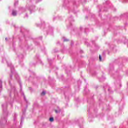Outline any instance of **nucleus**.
Returning <instances> with one entry per match:
<instances>
[{
	"label": "nucleus",
	"instance_id": "nucleus-2",
	"mask_svg": "<svg viewBox=\"0 0 128 128\" xmlns=\"http://www.w3.org/2000/svg\"><path fill=\"white\" fill-rule=\"evenodd\" d=\"M50 120L51 122H52L54 120V118H50Z\"/></svg>",
	"mask_w": 128,
	"mask_h": 128
},
{
	"label": "nucleus",
	"instance_id": "nucleus-9",
	"mask_svg": "<svg viewBox=\"0 0 128 128\" xmlns=\"http://www.w3.org/2000/svg\"><path fill=\"white\" fill-rule=\"evenodd\" d=\"M2 87V85H1V88Z\"/></svg>",
	"mask_w": 128,
	"mask_h": 128
},
{
	"label": "nucleus",
	"instance_id": "nucleus-6",
	"mask_svg": "<svg viewBox=\"0 0 128 128\" xmlns=\"http://www.w3.org/2000/svg\"><path fill=\"white\" fill-rule=\"evenodd\" d=\"M64 42H68V40L65 39V40H64Z\"/></svg>",
	"mask_w": 128,
	"mask_h": 128
},
{
	"label": "nucleus",
	"instance_id": "nucleus-3",
	"mask_svg": "<svg viewBox=\"0 0 128 128\" xmlns=\"http://www.w3.org/2000/svg\"><path fill=\"white\" fill-rule=\"evenodd\" d=\"M99 60L100 62H102V58L101 56H100Z\"/></svg>",
	"mask_w": 128,
	"mask_h": 128
},
{
	"label": "nucleus",
	"instance_id": "nucleus-4",
	"mask_svg": "<svg viewBox=\"0 0 128 128\" xmlns=\"http://www.w3.org/2000/svg\"><path fill=\"white\" fill-rule=\"evenodd\" d=\"M42 96H46V92H43L42 94Z\"/></svg>",
	"mask_w": 128,
	"mask_h": 128
},
{
	"label": "nucleus",
	"instance_id": "nucleus-1",
	"mask_svg": "<svg viewBox=\"0 0 128 128\" xmlns=\"http://www.w3.org/2000/svg\"><path fill=\"white\" fill-rule=\"evenodd\" d=\"M18 12H16V11L13 10L12 12V14L14 16H16Z\"/></svg>",
	"mask_w": 128,
	"mask_h": 128
},
{
	"label": "nucleus",
	"instance_id": "nucleus-5",
	"mask_svg": "<svg viewBox=\"0 0 128 128\" xmlns=\"http://www.w3.org/2000/svg\"><path fill=\"white\" fill-rule=\"evenodd\" d=\"M55 112H56V114H58V112H60V111H58V110H55Z\"/></svg>",
	"mask_w": 128,
	"mask_h": 128
},
{
	"label": "nucleus",
	"instance_id": "nucleus-7",
	"mask_svg": "<svg viewBox=\"0 0 128 128\" xmlns=\"http://www.w3.org/2000/svg\"><path fill=\"white\" fill-rule=\"evenodd\" d=\"M6 40H8V38H6Z\"/></svg>",
	"mask_w": 128,
	"mask_h": 128
},
{
	"label": "nucleus",
	"instance_id": "nucleus-8",
	"mask_svg": "<svg viewBox=\"0 0 128 128\" xmlns=\"http://www.w3.org/2000/svg\"><path fill=\"white\" fill-rule=\"evenodd\" d=\"M10 78H12V76H10Z\"/></svg>",
	"mask_w": 128,
	"mask_h": 128
}]
</instances>
